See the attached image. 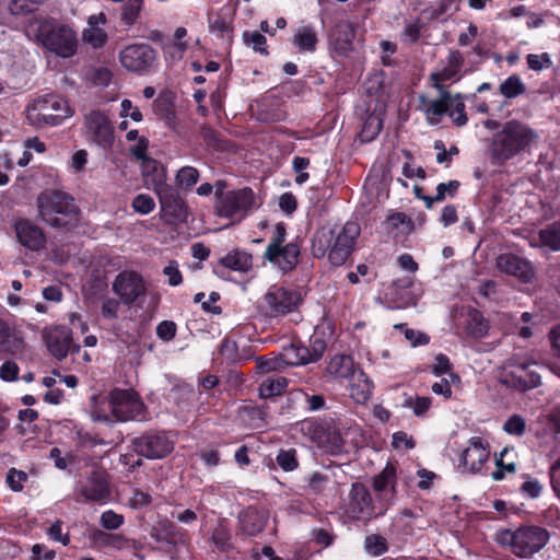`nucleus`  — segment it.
<instances>
[{
	"label": "nucleus",
	"instance_id": "f257e3e1",
	"mask_svg": "<svg viewBox=\"0 0 560 560\" xmlns=\"http://www.w3.org/2000/svg\"><path fill=\"white\" fill-rule=\"evenodd\" d=\"M360 233V225L353 221H348L342 226H323L313 235L312 254L318 259L327 257L332 266L340 267L354 252Z\"/></svg>",
	"mask_w": 560,
	"mask_h": 560
},
{
	"label": "nucleus",
	"instance_id": "f03ea898",
	"mask_svg": "<svg viewBox=\"0 0 560 560\" xmlns=\"http://www.w3.org/2000/svg\"><path fill=\"white\" fill-rule=\"evenodd\" d=\"M40 219L52 229L72 231L80 221V209L73 197L61 190H48L37 197Z\"/></svg>",
	"mask_w": 560,
	"mask_h": 560
},
{
	"label": "nucleus",
	"instance_id": "7ed1b4c3",
	"mask_svg": "<svg viewBox=\"0 0 560 560\" xmlns=\"http://www.w3.org/2000/svg\"><path fill=\"white\" fill-rule=\"evenodd\" d=\"M536 138V132L527 125L515 119L506 121L490 144L493 163L501 165L526 151Z\"/></svg>",
	"mask_w": 560,
	"mask_h": 560
},
{
	"label": "nucleus",
	"instance_id": "20e7f679",
	"mask_svg": "<svg viewBox=\"0 0 560 560\" xmlns=\"http://www.w3.org/2000/svg\"><path fill=\"white\" fill-rule=\"evenodd\" d=\"M145 167L152 171V174L147 173V183L152 185L153 191L159 197L161 212L165 220L170 223L186 221L188 208L179 196L178 189L166 183V171L163 165L150 159Z\"/></svg>",
	"mask_w": 560,
	"mask_h": 560
},
{
	"label": "nucleus",
	"instance_id": "39448f33",
	"mask_svg": "<svg viewBox=\"0 0 560 560\" xmlns=\"http://www.w3.org/2000/svg\"><path fill=\"white\" fill-rule=\"evenodd\" d=\"M35 36L40 46L58 57L70 58L77 54L75 32L52 18H46L38 22Z\"/></svg>",
	"mask_w": 560,
	"mask_h": 560
},
{
	"label": "nucleus",
	"instance_id": "423d86ee",
	"mask_svg": "<svg viewBox=\"0 0 560 560\" xmlns=\"http://www.w3.org/2000/svg\"><path fill=\"white\" fill-rule=\"evenodd\" d=\"M550 539V533L542 526L522 525L515 530L504 529L499 542L508 546L517 558L529 559L539 552Z\"/></svg>",
	"mask_w": 560,
	"mask_h": 560
},
{
	"label": "nucleus",
	"instance_id": "0eeeda50",
	"mask_svg": "<svg viewBox=\"0 0 560 560\" xmlns=\"http://www.w3.org/2000/svg\"><path fill=\"white\" fill-rule=\"evenodd\" d=\"M72 115L68 102L55 93L35 98L26 108V118L37 128L59 126Z\"/></svg>",
	"mask_w": 560,
	"mask_h": 560
},
{
	"label": "nucleus",
	"instance_id": "6e6552de",
	"mask_svg": "<svg viewBox=\"0 0 560 560\" xmlns=\"http://www.w3.org/2000/svg\"><path fill=\"white\" fill-rule=\"evenodd\" d=\"M225 187L224 182H218L215 185V209L219 217H244L255 207V195L252 188L224 191Z\"/></svg>",
	"mask_w": 560,
	"mask_h": 560
},
{
	"label": "nucleus",
	"instance_id": "1a4fd4ad",
	"mask_svg": "<svg viewBox=\"0 0 560 560\" xmlns=\"http://www.w3.org/2000/svg\"><path fill=\"white\" fill-rule=\"evenodd\" d=\"M108 404L113 417L119 422L145 420V405L132 388H113L108 393Z\"/></svg>",
	"mask_w": 560,
	"mask_h": 560
},
{
	"label": "nucleus",
	"instance_id": "9d476101",
	"mask_svg": "<svg viewBox=\"0 0 560 560\" xmlns=\"http://www.w3.org/2000/svg\"><path fill=\"white\" fill-rule=\"evenodd\" d=\"M132 454L154 460L163 459L174 450V442L162 430H148L131 439L128 446Z\"/></svg>",
	"mask_w": 560,
	"mask_h": 560
},
{
	"label": "nucleus",
	"instance_id": "9b49d317",
	"mask_svg": "<svg viewBox=\"0 0 560 560\" xmlns=\"http://www.w3.org/2000/svg\"><path fill=\"white\" fill-rule=\"evenodd\" d=\"M302 302L300 291L282 285H271L262 298L261 310L268 317H280L296 311Z\"/></svg>",
	"mask_w": 560,
	"mask_h": 560
},
{
	"label": "nucleus",
	"instance_id": "f8f14e48",
	"mask_svg": "<svg viewBox=\"0 0 560 560\" xmlns=\"http://www.w3.org/2000/svg\"><path fill=\"white\" fill-rule=\"evenodd\" d=\"M158 51L147 43H133L119 52L121 66L129 72L139 75L148 74L156 60Z\"/></svg>",
	"mask_w": 560,
	"mask_h": 560
},
{
	"label": "nucleus",
	"instance_id": "ddd939ff",
	"mask_svg": "<svg viewBox=\"0 0 560 560\" xmlns=\"http://www.w3.org/2000/svg\"><path fill=\"white\" fill-rule=\"evenodd\" d=\"M88 140L98 148L112 150L115 142V130L109 118L101 110H91L84 120Z\"/></svg>",
	"mask_w": 560,
	"mask_h": 560
},
{
	"label": "nucleus",
	"instance_id": "4468645a",
	"mask_svg": "<svg viewBox=\"0 0 560 560\" xmlns=\"http://www.w3.org/2000/svg\"><path fill=\"white\" fill-rule=\"evenodd\" d=\"M302 429L312 435V439L325 447L330 454L338 455L345 450L341 433L330 423L311 419L303 421Z\"/></svg>",
	"mask_w": 560,
	"mask_h": 560
},
{
	"label": "nucleus",
	"instance_id": "2eb2a0df",
	"mask_svg": "<svg viewBox=\"0 0 560 560\" xmlns=\"http://www.w3.org/2000/svg\"><path fill=\"white\" fill-rule=\"evenodd\" d=\"M113 291L125 305L131 306L139 298L147 294V284L139 272L124 270L116 276Z\"/></svg>",
	"mask_w": 560,
	"mask_h": 560
},
{
	"label": "nucleus",
	"instance_id": "dca6fc26",
	"mask_svg": "<svg viewBox=\"0 0 560 560\" xmlns=\"http://www.w3.org/2000/svg\"><path fill=\"white\" fill-rule=\"evenodd\" d=\"M112 495L106 474L93 470L77 492V501L82 503L105 504Z\"/></svg>",
	"mask_w": 560,
	"mask_h": 560
},
{
	"label": "nucleus",
	"instance_id": "f3484780",
	"mask_svg": "<svg viewBox=\"0 0 560 560\" xmlns=\"http://www.w3.org/2000/svg\"><path fill=\"white\" fill-rule=\"evenodd\" d=\"M346 513L357 521L371 520L376 516L372 495L364 483L353 482L351 485Z\"/></svg>",
	"mask_w": 560,
	"mask_h": 560
},
{
	"label": "nucleus",
	"instance_id": "a211bd4d",
	"mask_svg": "<svg viewBox=\"0 0 560 560\" xmlns=\"http://www.w3.org/2000/svg\"><path fill=\"white\" fill-rule=\"evenodd\" d=\"M355 25L349 20L337 21L328 34L329 45L341 57H347L353 50Z\"/></svg>",
	"mask_w": 560,
	"mask_h": 560
},
{
	"label": "nucleus",
	"instance_id": "6ab92c4d",
	"mask_svg": "<svg viewBox=\"0 0 560 560\" xmlns=\"http://www.w3.org/2000/svg\"><path fill=\"white\" fill-rule=\"evenodd\" d=\"M43 339L50 354L59 361L68 355L73 346L71 329L62 325L45 329Z\"/></svg>",
	"mask_w": 560,
	"mask_h": 560
},
{
	"label": "nucleus",
	"instance_id": "aec40b11",
	"mask_svg": "<svg viewBox=\"0 0 560 560\" xmlns=\"http://www.w3.org/2000/svg\"><path fill=\"white\" fill-rule=\"evenodd\" d=\"M301 246L302 240L296 236L285 245L278 246V249L272 255L269 254V250H265L264 257L284 273H288L294 270L299 264Z\"/></svg>",
	"mask_w": 560,
	"mask_h": 560
},
{
	"label": "nucleus",
	"instance_id": "412c9836",
	"mask_svg": "<svg viewBox=\"0 0 560 560\" xmlns=\"http://www.w3.org/2000/svg\"><path fill=\"white\" fill-rule=\"evenodd\" d=\"M14 232L19 243L32 252H39L46 246L45 231L28 219L18 220L14 223Z\"/></svg>",
	"mask_w": 560,
	"mask_h": 560
},
{
	"label": "nucleus",
	"instance_id": "4be33fe9",
	"mask_svg": "<svg viewBox=\"0 0 560 560\" xmlns=\"http://www.w3.org/2000/svg\"><path fill=\"white\" fill-rule=\"evenodd\" d=\"M490 451L481 438L474 436L469 440L468 446L463 451L459 464L471 474L479 472L489 459Z\"/></svg>",
	"mask_w": 560,
	"mask_h": 560
},
{
	"label": "nucleus",
	"instance_id": "5701e85b",
	"mask_svg": "<svg viewBox=\"0 0 560 560\" xmlns=\"http://www.w3.org/2000/svg\"><path fill=\"white\" fill-rule=\"evenodd\" d=\"M464 61V56L459 50H451L442 70L432 72L430 74V81L432 82L433 88L436 90H442L446 89L443 85V82L459 81L463 78L462 69Z\"/></svg>",
	"mask_w": 560,
	"mask_h": 560
},
{
	"label": "nucleus",
	"instance_id": "b1692460",
	"mask_svg": "<svg viewBox=\"0 0 560 560\" xmlns=\"http://www.w3.org/2000/svg\"><path fill=\"white\" fill-rule=\"evenodd\" d=\"M500 271L517 278L523 283H528L534 277L532 264L515 254H501L497 259Z\"/></svg>",
	"mask_w": 560,
	"mask_h": 560
},
{
	"label": "nucleus",
	"instance_id": "393cba45",
	"mask_svg": "<svg viewBox=\"0 0 560 560\" xmlns=\"http://www.w3.org/2000/svg\"><path fill=\"white\" fill-rule=\"evenodd\" d=\"M501 383L518 392H527L540 385V375L529 365H520L515 370L504 374Z\"/></svg>",
	"mask_w": 560,
	"mask_h": 560
},
{
	"label": "nucleus",
	"instance_id": "a878e982",
	"mask_svg": "<svg viewBox=\"0 0 560 560\" xmlns=\"http://www.w3.org/2000/svg\"><path fill=\"white\" fill-rule=\"evenodd\" d=\"M267 521L268 516L264 511L255 506H248L238 514L240 533L248 537H255L264 532Z\"/></svg>",
	"mask_w": 560,
	"mask_h": 560
},
{
	"label": "nucleus",
	"instance_id": "bb28decb",
	"mask_svg": "<svg viewBox=\"0 0 560 560\" xmlns=\"http://www.w3.org/2000/svg\"><path fill=\"white\" fill-rule=\"evenodd\" d=\"M152 108L155 116L164 122L165 127L173 131L176 130L175 95L173 92L167 90L160 92L152 103Z\"/></svg>",
	"mask_w": 560,
	"mask_h": 560
},
{
	"label": "nucleus",
	"instance_id": "cd10ccee",
	"mask_svg": "<svg viewBox=\"0 0 560 560\" xmlns=\"http://www.w3.org/2000/svg\"><path fill=\"white\" fill-rule=\"evenodd\" d=\"M440 97L438 100L429 101L425 96H420V103L423 105L422 110L427 120L431 125H436L441 121L443 115H447L448 107L452 104V94L447 89L438 90Z\"/></svg>",
	"mask_w": 560,
	"mask_h": 560
},
{
	"label": "nucleus",
	"instance_id": "c85d7f7f",
	"mask_svg": "<svg viewBox=\"0 0 560 560\" xmlns=\"http://www.w3.org/2000/svg\"><path fill=\"white\" fill-rule=\"evenodd\" d=\"M220 268L237 272H247L253 268V255L244 249L234 248L218 261L214 272L220 276Z\"/></svg>",
	"mask_w": 560,
	"mask_h": 560
},
{
	"label": "nucleus",
	"instance_id": "c756f323",
	"mask_svg": "<svg viewBox=\"0 0 560 560\" xmlns=\"http://www.w3.org/2000/svg\"><path fill=\"white\" fill-rule=\"evenodd\" d=\"M92 541L98 547H110L115 549L128 548L130 540L124 535L117 533H108L102 529H95L91 534ZM132 547L138 549L139 542L131 540Z\"/></svg>",
	"mask_w": 560,
	"mask_h": 560
},
{
	"label": "nucleus",
	"instance_id": "7c9ffc66",
	"mask_svg": "<svg viewBox=\"0 0 560 560\" xmlns=\"http://www.w3.org/2000/svg\"><path fill=\"white\" fill-rule=\"evenodd\" d=\"M23 348V338L5 320L0 318V352L15 354L21 352Z\"/></svg>",
	"mask_w": 560,
	"mask_h": 560
},
{
	"label": "nucleus",
	"instance_id": "2f4dec72",
	"mask_svg": "<svg viewBox=\"0 0 560 560\" xmlns=\"http://www.w3.org/2000/svg\"><path fill=\"white\" fill-rule=\"evenodd\" d=\"M200 136L205 141L208 149L215 152H233L235 144L233 141L224 137L221 132L217 131L212 127L202 126L200 129Z\"/></svg>",
	"mask_w": 560,
	"mask_h": 560
},
{
	"label": "nucleus",
	"instance_id": "473e14b6",
	"mask_svg": "<svg viewBox=\"0 0 560 560\" xmlns=\"http://www.w3.org/2000/svg\"><path fill=\"white\" fill-rule=\"evenodd\" d=\"M210 542L222 553H229L234 550L232 533L225 520L219 521L210 535Z\"/></svg>",
	"mask_w": 560,
	"mask_h": 560
},
{
	"label": "nucleus",
	"instance_id": "72a5a7b5",
	"mask_svg": "<svg viewBox=\"0 0 560 560\" xmlns=\"http://www.w3.org/2000/svg\"><path fill=\"white\" fill-rule=\"evenodd\" d=\"M372 486L376 492H386L387 490H389L390 500L388 504H392L393 499L397 493L396 468L393 465L387 464L385 468L373 478Z\"/></svg>",
	"mask_w": 560,
	"mask_h": 560
},
{
	"label": "nucleus",
	"instance_id": "f704fd0d",
	"mask_svg": "<svg viewBox=\"0 0 560 560\" xmlns=\"http://www.w3.org/2000/svg\"><path fill=\"white\" fill-rule=\"evenodd\" d=\"M384 229L396 238L400 234H409L413 230V222L404 212H393L386 218Z\"/></svg>",
	"mask_w": 560,
	"mask_h": 560
},
{
	"label": "nucleus",
	"instance_id": "c9c22d12",
	"mask_svg": "<svg viewBox=\"0 0 560 560\" xmlns=\"http://www.w3.org/2000/svg\"><path fill=\"white\" fill-rule=\"evenodd\" d=\"M383 128V117L382 113H376L375 110L369 113L364 118L360 132L359 139L361 142H371L373 141Z\"/></svg>",
	"mask_w": 560,
	"mask_h": 560
},
{
	"label": "nucleus",
	"instance_id": "e433bc0d",
	"mask_svg": "<svg viewBox=\"0 0 560 560\" xmlns=\"http://www.w3.org/2000/svg\"><path fill=\"white\" fill-rule=\"evenodd\" d=\"M466 330L467 334L472 338H483L488 334L489 322L485 318L480 311L471 308L468 312Z\"/></svg>",
	"mask_w": 560,
	"mask_h": 560
},
{
	"label": "nucleus",
	"instance_id": "4c0bfd02",
	"mask_svg": "<svg viewBox=\"0 0 560 560\" xmlns=\"http://www.w3.org/2000/svg\"><path fill=\"white\" fill-rule=\"evenodd\" d=\"M318 43L316 32L310 26H303L294 35L293 44L300 51L314 52Z\"/></svg>",
	"mask_w": 560,
	"mask_h": 560
},
{
	"label": "nucleus",
	"instance_id": "58836bf2",
	"mask_svg": "<svg viewBox=\"0 0 560 560\" xmlns=\"http://www.w3.org/2000/svg\"><path fill=\"white\" fill-rule=\"evenodd\" d=\"M285 357L288 358V363L293 365H304L311 362H316L310 351V348L301 341L292 342L290 348L285 350Z\"/></svg>",
	"mask_w": 560,
	"mask_h": 560
},
{
	"label": "nucleus",
	"instance_id": "ea45409f",
	"mask_svg": "<svg viewBox=\"0 0 560 560\" xmlns=\"http://www.w3.org/2000/svg\"><path fill=\"white\" fill-rule=\"evenodd\" d=\"M291 395L294 400H303L304 409L308 412L326 409V398L323 394H308L303 389H298Z\"/></svg>",
	"mask_w": 560,
	"mask_h": 560
},
{
	"label": "nucleus",
	"instance_id": "a19ab883",
	"mask_svg": "<svg viewBox=\"0 0 560 560\" xmlns=\"http://www.w3.org/2000/svg\"><path fill=\"white\" fill-rule=\"evenodd\" d=\"M452 104L448 107L447 115L457 127H463L468 121L464 101L469 96H466L462 93H456L452 95Z\"/></svg>",
	"mask_w": 560,
	"mask_h": 560
},
{
	"label": "nucleus",
	"instance_id": "79ce46f5",
	"mask_svg": "<svg viewBox=\"0 0 560 560\" xmlns=\"http://www.w3.org/2000/svg\"><path fill=\"white\" fill-rule=\"evenodd\" d=\"M538 237L542 246L552 250H560V221H556L541 229Z\"/></svg>",
	"mask_w": 560,
	"mask_h": 560
},
{
	"label": "nucleus",
	"instance_id": "37998d69",
	"mask_svg": "<svg viewBox=\"0 0 560 560\" xmlns=\"http://www.w3.org/2000/svg\"><path fill=\"white\" fill-rule=\"evenodd\" d=\"M328 339L326 337L325 327L316 326L314 329V334L310 338V351L315 361H318L323 358L326 349H327Z\"/></svg>",
	"mask_w": 560,
	"mask_h": 560
},
{
	"label": "nucleus",
	"instance_id": "c03bdc74",
	"mask_svg": "<svg viewBox=\"0 0 560 560\" xmlns=\"http://www.w3.org/2000/svg\"><path fill=\"white\" fill-rule=\"evenodd\" d=\"M288 386L285 377H268L259 386V395L264 398L281 395Z\"/></svg>",
	"mask_w": 560,
	"mask_h": 560
},
{
	"label": "nucleus",
	"instance_id": "a18cd8bd",
	"mask_svg": "<svg viewBox=\"0 0 560 560\" xmlns=\"http://www.w3.org/2000/svg\"><path fill=\"white\" fill-rule=\"evenodd\" d=\"M499 91L506 98H515L525 93L526 86L518 74H512L500 84Z\"/></svg>",
	"mask_w": 560,
	"mask_h": 560
},
{
	"label": "nucleus",
	"instance_id": "49530a36",
	"mask_svg": "<svg viewBox=\"0 0 560 560\" xmlns=\"http://www.w3.org/2000/svg\"><path fill=\"white\" fill-rule=\"evenodd\" d=\"M460 187V183L457 179H452L447 183H440L436 186V194L432 196V199L428 200V209H431L435 202H441L444 199L454 198Z\"/></svg>",
	"mask_w": 560,
	"mask_h": 560
},
{
	"label": "nucleus",
	"instance_id": "de8ad7c7",
	"mask_svg": "<svg viewBox=\"0 0 560 560\" xmlns=\"http://www.w3.org/2000/svg\"><path fill=\"white\" fill-rule=\"evenodd\" d=\"M276 463L285 472L294 471L300 465L298 451L293 447L280 448L276 456Z\"/></svg>",
	"mask_w": 560,
	"mask_h": 560
},
{
	"label": "nucleus",
	"instance_id": "09e8293b",
	"mask_svg": "<svg viewBox=\"0 0 560 560\" xmlns=\"http://www.w3.org/2000/svg\"><path fill=\"white\" fill-rule=\"evenodd\" d=\"M364 550L372 557H380L388 551V542L380 534H370L365 536Z\"/></svg>",
	"mask_w": 560,
	"mask_h": 560
},
{
	"label": "nucleus",
	"instance_id": "8fccbe9b",
	"mask_svg": "<svg viewBox=\"0 0 560 560\" xmlns=\"http://www.w3.org/2000/svg\"><path fill=\"white\" fill-rule=\"evenodd\" d=\"M508 453V448H503L500 454L494 455L495 469L491 472V478L501 481L505 478V474H515V463H504L503 457Z\"/></svg>",
	"mask_w": 560,
	"mask_h": 560
},
{
	"label": "nucleus",
	"instance_id": "3c124183",
	"mask_svg": "<svg viewBox=\"0 0 560 560\" xmlns=\"http://www.w3.org/2000/svg\"><path fill=\"white\" fill-rule=\"evenodd\" d=\"M522 477L524 478L523 483L520 486L522 495L528 499H537L541 494L544 486L528 474H523Z\"/></svg>",
	"mask_w": 560,
	"mask_h": 560
},
{
	"label": "nucleus",
	"instance_id": "603ef678",
	"mask_svg": "<svg viewBox=\"0 0 560 560\" xmlns=\"http://www.w3.org/2000/svg\"><path fill=\"white\" fill-rule=\"evenodd\" d=\"M83 39L93 48H102L108 39L107 33L102 27H88L83 32Z\"/></svg>",
	"mask_w": 560,
	"mask_h": 560
},
{
	"label": "nucleus",
	"instance_id": "864d4df0",
	"mask_svg": "<svg viewBox=\"0 0 560 560\" xmlns=\"http://www.w3.org/2000/svg\"><path fill=\"white\" fill-rule=\"evenodd\" d=\"M503 430L510 435L523 436L526 432V421L520 415H512L503 423Z\"/></svg>",
	"mask_w": 560,
	"mask_h": 560
},
{
	"label": "nucleus",
	"instance_id": "5fc2aeb1",
	"mask_svg": "<svg viewBox=\"0 0 560 560\" xmlns=\"http://www.w3.org/2000/svg\"><path fill=\"white\" fill-rule=\"evenodd\" d=\"M243 38L245 44L250 45L253 49L260 55L267 56L269 54L267 49V39L261 33L257 31L244 32Z\"/></svg>",
	"mask_w": 560,
	"mask_h": 560
},
{
	"label": "nucleus",
	"instance_id": "6e6d98bb",
	"mask_svg": "<svg viewBox=\"0 0 560 560\" xmlns=\"http://www.w3.org/2000/svg\"><path fill=\"white\" fill-rule=\"evenodd\" d=\"M285 240L287 224L284 222H278L275 226V230L270 237L269 244L266 247V250H269V254L272 255L278 249V246L285 245Z\"/></svg>",
	"mask_w": 560,
	"mask_h": 560
},
{
	"label": "nucleus",
	"instance_id": "4d7b16f0",
	"mask_svg": "<svg viewBox=\"0 0 560 560\" xmlns=\"http://www.w3.org/2000/svg\"><path fill=\"white\" fill-rule=\"evenodd\" d=\"M131 207L137 213L149 214L154 210L155 201L148 194H139L133 198Z\"/></svg>",
	"mask_w": 560,
	"mask_h": 560
},
{
	"label": "nucleus",
	"instance_id": "13d9d810",
	"mask_svg": "<svg viewBox=\"0 0 560 560\" xmlns=\"http://www.w3.org/2000/svg\"><path fill=\"white\" fill-rule=\"evenodd\" d=\"M199 179V172L192 166H184L178 170L176 174V182L178 185L189 188L197 184Z\"/></svg>",
	"mask_w": 560,
	"mask_h": 560
},
{
	"label": "nucleus",
	"instance_id": "bf43d9fd",
	"mask_svg": "<svg viewBox=\"0 0 560 560\" xmlns=\"http://www.w3.org/2000/svg\"><path fill=\"white\" fill-rule=\"evenodd\" d=\"M218 351L229 362H236L240 359L236 341L228 337L221 340Z\"/></svg>",
	"mask_w": 560,
	"mask_h": 560
},
{
	"label": "nucleus",
	"instance_id": "052dcab7",
	"mask_svg": "<svg viewBox=\"0 0 560 560\" xmlns=\"http://www.w3.org/2000/svg\"><path fill=\"white\" fill-rule=\"evenodd\" d=\"M27 480V474L23 470H19L16 468H10L5 481L8 487L14 491L20 492L24 488V482Z\"/></svg>",
	"mask_w": 560,
	"mask_h": 560
},
{
	"label": "nucleus",
	"instance_id": "680f3d73",
	"mask_svg": "<svg viewBox=\"0 0 560 560\" xmlns=\"http://www.w3.org/2000/svg\"><path fill=\"white\" fill-rule=\"evenodd\" d=\"M350 396L359 404H365L372 396V384L365 381L362 385L352 384L350 386Z\"/></svg>",
	"mask_w": 560,
	"mask_h": 560
},
{
	"label": "nucleus",
	"instance_id": "e2e57ef3",
	"mask_svg": "<svg viewBox=\"0 0 560 560\" xmlns=\"http://www.w3.org/2000/svg\"><path fill=\"white\" fill-rule=\"evenodd\" d=\"M209 31L218 37H224L232 33L233 27L228 20L218 15L213 20H209Z\"/></svg>",
	"mask_w": 560,
	"mask_h": 560
},
{
	"label": "nucleus",
	"instance_id": "0e129e2a",
	"mask_svg": "<svg viewBox=\"0 0 560 560\" xmlns=\"http://www.w3.org/2000/svg\"><path fill=\"white\" fill-rule=\"evenodd\" d=\"M100 522L105 529L115 530L124 524V516L113 510H107L102 513Z\"/></svg>",
	"mask_w": 560,
	"mask_h": 560
},
{
	"label": "nucleus",
	"instance_id": "69168bd1",
	"mask_svg": "<svg viewBox=\"0 0 560 560\" xmlns=\"http://www.w3.org/2000/svg\"><path fill=\"white\" fill-rule=\"evenodd\" d=\"M243 412L256 427H262L266 423L267 412L260 406H244Z\"/></svg>",
	"mask_w": 560,
	"mask_h": 560
},
{
	"label": "nucleus",
	"instance_id": "338daca9",
	"mask_svg": "<svg viewBox=\"0 0 560 560\" xmlns=\"http://www.w3.org/2000/svg\"><path fill=\"white\" fill-rule=\"evenodd\" d=\"M113 79V72L106 67H97L91 73V82L96 86L106 88Z\"/></svg>",
	"mask_w": 560,
	"mask_h": 560
},
{
	"label": "nucleus",
	"instance_id": "774afa93",
	"mask_svg": "<svg viewBox=\"0 0 560 560\" xmlns=\"http://www.w3.org/2000/svg\"><path fill=\"white\" fill-rule=\"evenodd\" d=\"M31 550L30 560H54L56 558V551L44 544H34Z\"/></svg>",
	"mask_w": 560,
	"mask_h": 560
}]
</instances>
